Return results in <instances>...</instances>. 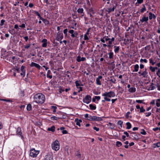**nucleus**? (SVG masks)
<instances>
[{
	"mask_svg": "<svg viewBox=\"0 0 160 160\" xmlns=\"http://www.w3.org/2000/svg\"><path fill=\"white\" fill-rule=\"evenodd\" d=\"M34 101L37 103H43L45 100V97L41 93H38L35 94L34 98Z\"/></svg>",
	"mask_w": 160,
	"mask_h": 160,
	"instance_id": "f257e3e1",
	"label": "nucleus"
},
{
	"mask_svg": "<svg viewBox=\"0 0 160 160\" xmlns=\"http://www.w3.org/2000/svg\"><path fill=\"white\" fill-rule=\"evenodd\" d=\"M115 93L113 92H105L102 95V96L104 97V100H102V102H104L105 101L109 102L111 101V99L108 98V97L109 98L114 97L115 96Z\"/></svg>",
	"mask_w": 160,
	"mask_h": 160,
	"instance_id": "f03ea898",
	"label": "nucleus"
},
{
	"mask_svg": "<svg viewBox=\"0 0 160 160\" xmlns=\"http://www.w3.org/2000/svg\"><path fill=\"white\" fill-rule=\"evenodd\" d=\"M52 148L53 150L56 151L59 149V144L58 140H56L52 144Z\"/></svg>",
	"mask_w": 160,
	"mask_h": 160,
	"instance_id": "7ed1b4c3",
	"label": "nucleus"
},
{
	"mask_svg": "<svg viewBox=\"0 0 160 160\" xmlns=\"http://www.w3.org/2000/svg\"><path fill=\"white\" fill-rule=\"evenodd\" d=\"M39 151L36 150L34 149H32L30 150V156L33 158H36L38 155L39 153Z\"/></svg>",
	"mask_w": 160,
	"mask_h": 160,
	"instance_id": "20e7f679",
	"label": "nucleus"
},
{
	"mask_svg": "<svg viewBox=\"0 0 160 160\" xmlns=\"http://www.w3.org/2000/svg\"><path fill=\"white\" fill-rule=\"evenodd\" d=\"M116 5H114L113 4H110L109 7L106 10V11L108 13L114 11L116 8Z\"/></svg>",
	"mask_w": 160,
	"mask_h": 160,
	"instance_id": "39448f33",
	"label": "nucleus"
},
{
	"mask_svg": "<svg viewBox=\"0 0 160 160\" xmlns=\"http://www.w3.org/2000/svg\"><path fill=\"white\" fill-rule=\"evenodd\" d=\"M91 100V97L89 95H87L83 99L84 102L88 104L90 102Z\"/></svg>",
	"mask_w": 160,
	"mask_h": 160,
	"instance_id": "423d86ee",
	"label": "nucleus"
},
{
	"mask_svg": "<svg viewBox=\"0 0 160 160\" xmlns=\"http://www.w3.org/2000/svg\"><path fill=\"white\" fill-rule=\"evenodd\" d=\"M69 32L71 34V36L72 38L77 37L78 35L77 32L76 31L74 32L73 30H70Z\"/></svg>",
	"mask_w": 160,
	"mask_h": 160,
	"instance_id": "0eeeda50",
	"label": "nucleus"
},
{
	"mask_svg": "<svg viewBox=\"0 0 160 160\" xmlns=\"http://www.w3.org/2000/svg\"><path fill=\"white\" fill-rule=\"evenodd\" d=\"M30 66L31 67H35L39 69L41 68V66L39 65L34 62H32L30 65Z\"/></svg>",
	"mask_w": 160,
	"mask_h": 160,
	"instance_id": "6e6552de",
	"label": "nucleus"
},
{
	"mask_svg": "<svg viewBox=\"0 0 160 160\" xmlns=\"http://www.w3.org/2000/svg\"><path fill=\"white\" fill-rule=\"evenodd\" d=\"M53 157L52 154H48L45 156V160H53Z\"/></svg>",
	"mask_w": 160,
	"mask_h": 160,
	"instance_id": "1a4fd4ad",
	"label": "nucleus"
},
{
	"mask_svg": "<svg viewBox=\"0 0 160 160\" xmlns=\"http://www.w3.org/2000/svg\"><path fill=\"white\" fill-rule=\"evenodd\" d=\"M21 69L22 72L20 74L23 77L25 75V67L23 66H22Z\"/></svg>",
	"mask_w": 160,
	"mask_h": 160,
	"instance_id": "9d476101",
	"label": "nucleus"
},
{
	"mask_svg": "<svg viewBox=\"0 0 160 160\" xmlns=\"http://www.w3.org/2000/svg\"><path fill=\"white\" fill-rule=\"evenodd\" d=\"M17 134L18 135H19L21 136L22 138H23V137L22 136V133L21 132V128L20 127H18L17 128Z\"/></svg>",
	"mask_w": 160,
	"mask_h": 160,
	"instance_id": "9b49d317",
	"label": "nucleus"
},
{
	"mask_svg": "<svg viewBox=\"0 0 160 160\" xmlns=\"http://www.w3.org/2000/svg\"><path fill=\"white\" fill-rule=\"evenodd\" d=\"M102 77L101 76H99L96 78V83L97 85H101V83L100 81V79H102Z\"/></svg>",
	"mask_w": 160,
	"mask_h": 160,
	"instance_id": "f8f14e48",
	"label": "nucleus"
},
{
	"mask_svg": "<svg viewBox=\"0 0 160 160\" xmlns=\"http://www.w3.org/2000/svg\"><path fill=\"white\" fill-rule=\"evenodd\" d=\"M86 60V58L85 57L81 58L79 56H78L77 58V61L78 62H80L81 61H84Z\"/></svg>",
	"mask_w": 160,
	"mask_h": 160,
	"instance_id": "ddd939ff",
	"label": "nucleus"
},
{
	"mask_svg": "<svg viewBox=\"0 0 160 160\" xmlns=\"http://www.w3.org/2000/svg\"><path fill=\"white\" fill-rule=\"evenodd\" d=\"M148 74V72L147 71V69L145 68L144 69V71L143 72L141 73V75H140V76H142L144 78H146L147 75Z\"/></svg>",
	"mask_w": 160,
	"mask_h": 160,
	"instance_id": "4468645a",
	"label": "nucleus"
},
{
	"mask_svg": "<svg viewBox=\"0 0 160 160\" xmlns=\"http://www.w3.org/2000/svg\"><path fill=\"white\" fill-rule=\"evenodd\" d=\"M148 17L150 20L152 19H155L156 18V16L155 15L151 12H150L149 13Z\"/></svg>",
	"mask_w": 160,
	"mask_h": 160,
	"instance_id": "2eb2a0df",
	"label": "nucleus"
},
{
	"mask_svg": "<svg viewBox=\"0 0 160 160\" xmlns=\"http://www.w3.org/2000/svg\"><path fill=\"white\" fill-rule=\"evenodd\" d=\"M102 120V118L101 117H98L96 116H93V121H101Z\"/></svg>",
	"mask_w": 160,
	"mask_h": 160,
	"instance_id": "dca6fc26",
	"label": "nucleus"
},
{
	"mask_svg": "<svg viewBox=\"0 0 160 160\" xmlns=\"http://www.w3.org/2000/svg\"><path fill=\"white\" fill-rule=\"evenodd\" d=\"M109 38H108V37H104L103 38H101L100 39V41H101L102 42H105L106 41H107L109 40Z\"/></svg>",
	"mask_w": 160,
	"mask_h": 160,
	"instance_id": "f3484780",
	"label": "nucleus"
},
{
	"mask_svg": "<svg viewBox=\"0 0 160 160\" xmlns=\"http://www.w3.org/2000/svg\"><path fill=\"white\" fill-rule=\"evenodd\" d=\"M63 38V36L62 34L59 33L57 34V40L58 41H59V40L62 39Z\"/></svg>",
	"mask_w": 160,
	"mask_h": 160,
	"instance_id": "a211bd4d",
	"label": "nucleus"
},
{
	"mask_svg": "<svg viewBox=\"0 0 160 160\" xmlns=\"http://www.w3.org/2000/svg\"><path fill=\"white\" fill-rule=\"evenodd\" d=\"M47 40L46 39H44L42 41V42L43 43L42 46L43 47H46L47 46Z\"/></svg>",
	"mask_w": 160,
	"mask_h": 160,
	"instance_id": "6ab92c4d",
	"label": "nucleus"
},
{
	"mask_svg": "<svg viewBox=\"0 0 160 160\" xmlns=\"http://www.w3.org/2000/svg\"><path fill=\"white\" fill-rule=\"evenodd\" d=\"M75 122H76V125L79 126H80V122H82V120H78V119H76L75 120Z\"/></svg>",
	"mask_w": 160,
	"mask_h": 160,
	"instance_id": "aec40b11",
	"label": "nucleus"
},
{
	"mask_svg": "<svg viewBox=\"0 0 160 160\" xmlns=\"http://www.w3.org/2000/svg\"><path fill=\"white\" fill-rule=\"evenodd\" d=\"M139 65L138 64H136L134 66V70H133V72H138L139 69Z\"/></svg>",
	"mask_w": 160,
	"mask_h": 160,
	"instance_id": "412c9836",
	"label": "nucleus"
},
{
	"mask_svg": "<svg viewBox=\"0 0 160 160\" xmlns=\"http://www.w3.org/2000/svg\"><path fill=\"white\" fill-rule=\"evenodd\" d=\"M55 127L54 126H53L50 128H48V131H51L52 132H54L55 131Z\"/></svg>",
	"mask_w": 160,
	"mask_h": 160,
	"instance_id": "4be33fe9",
	"label": "nucleus"
},
{
	"mask_svg": "<svg viewBox=\"0 0 160 160\" xmlns=\"http://www.w3.org/2000/svg\"><path fill=\"white\" fill-rule=\"evenodd\" d=\"M128 91L130 92H134L136 91V88L134 87L130 88L129 89Z\"/></svg>",
	"mask_w": 160,
	"mask_h": 160,
	"instance_id": "5701e85b",
	"label": "nucleus"
},
{
	"mask_svg": "<svg viewBox=\"0 0 160 160\" xmlns=\"http://www.w3.org/2000/svg\"><path fill=\"white\" fill-rule=\"evenodd\" d=\"M114 48H115L114 50V52L116 53L118 52L119 50V47H117L116 46H114Z\"/></svg>",
	"mask_w": 160,
	"mask_h": 160,
	"instance_id": "b1692460",
	"label": "nucleus"
},
{
	"mask_svg": "<svg viewBox=\"0 0 160 160\" xmlns=\"http://www.w3.org/2000/svg\"><path fill=\"white\" fill-rule=\"evenodd\" d=\"M108 125L109 126V128L111 129H113L115 127V125L110 122L108 123Z\"/></svg>",
	"mask_w": 160,
	"mask_h": 160,
	"instance_id": "393cba45",
	"label": "nucleus"
},
{
	"mask_svg": "<svg viewBox=\"0 0 160 160\" xmlns=\"http://www.w3.org/2000/svg\"><path fill=\"white\" fill-rule=\"evenodd\" d=\"M156 104L157 106L158 107H160V103H159L160 102V98L156 99Z\"/></svg>",
	"mask_w": 160,
	"mask_h": 160,
	"instance_id": "a878e982",
	"label": "nucleus"
},
{
	"mask_svg": "<svg viewBox=\"0 0 160 160\" xmlns=\"http://www.w3.org/2000/svg\"><path fill=\"white\" fill-rule=\"evenodd\" d=\"M89 107L91 110H94L96 109V107L95 106L90 104L89 105Z\"/></svg>",
	"mask_w": 160,
	"mask_h": 160,
	"instance_id": "bb28decb",
	"label": "nucleus"
},
{
	"mask_svg": "<svg viewBox=\"0 0 160 160\" xmlns=\"http://www.w3.org/2000/svg\"><path fill=\"white\" fill-rule=\"evenodd\" d=\"M108 55L109 56V58L111 59L113 58V53L112 52H111L108 53Z\"/></svg>",
	"mask_w": 160,
	"mask_h": 160,
	"instance_id": "cd10ccee",
	"label": "nucleus"
},
{
	"mask_svg": "<svg viewBox=\"0 0 160 160\" xmlns=\"http://www.w3.org/2000/svg\"><path fill=\"white\" fill-rule=\"evenodd\" d=\"M51 72L50 70H48V71L47 73V77L48 78H50V79H51L52 78V75H49V74L51 73Z\"/></svg>",
	"mask_w": 160,
	"mask_h": 160,
	"instance_id": "c85d7f7f",
	"label": "nucleus"
},
{
	"mask_svg": "<svg viewBox=\"0 0 160 160\" xmlns=\"http://www.w3.org/2000/svg\"><path fill=\"white\" fill-rule=\"evenodd\" d=\"M76 156L77 157V158H80L81 157V154H80L79 151H77L76 153Z\"/></svg>",
	"mask_w": 160,
	"mask_h": 160,
	"instance_id": "c756f323",
	"label": "nucleus"
},
{
	"mask_svg": "<svg viewBox=\"0 0 160 160\" xmlns=\"http://www.w3.org/2000/svg\"><path fill=\"white\" fill-rule=\"evenodd\" d=\"M126 124L127 126L126 127V128L127 129H128L131 128L132 126L131 123L129 122H127Z\"/></svg>",
	"mask_w": 160,
	"mask_h": 160,
	"instance_id": "7c9ffc66",
	"label": "nucleus"
},
{
	"mask_svg": "<svg viewBox=\"0 0 160 160\" xmlns=\"http://www.w3.org/2000/svg\"><path fill=\"white\" fill-rule=\"evenodd\" d=\"M131 133L132 134H133V135H132V137H134V138L135 139H138V136L137 135H136L134 132H131Z\"/></svg>",
	"mask_w": 160,
	"mask_h": 160,
	"instance_id": "2f4dec72",
	"label": "nucleus"
},
{
	"mask_svg": "<svg viewBox=\"0 0 160 160\" xmlns=\"http://www.w3.org/2000/svg\"><path fill=\"white\" fill-rule=\"evenodd\" d=\"M115 38H112L111 39L109 38V40H108V44H111L113 41L114 40Z\"/></svg>",
	"mask_w": 160,
	"mask_h": 160,
	"instance_id": "473e14b6",
	"label": "nucleus"
},
{
	"mask_svg": "<svg viewBox=\"0 0 160 160\" xmlns=\"http://www.w3.org/2000/svg\"><path fill=\"white\" fill-rule=\"evenodd\" d=\"M142 5L143 6V8L141 9L140 11L142 13L143 12H144L146 11V8L145 7V5L144 4H143Z\"/></svg>",
	"mask_w": 160,
	"mask_h": 160,
	"instance_id": "72a5a7b5",
	"label": "nucleus"
},
{
	"mask_svg": "<svg viewBox=\"0 0 160 160\" xmlns=\"http://www.w3.org/2000/svg\"><path fill=\"white\" fill-rule=\"evenodd\" d=\"M77 11L78 13H82L83 11V9L82 8H79L78 9Z\"/></svg>",
	"mask_w": 160,
	"mask_h": 160,
	"instance_id": "f704fd0d",
	"label": "nucleus"
},
{
	"mask_svg": "<svg viewBox=\"0 0 160 160\" xmlns=\"http://www.w3.org/2000/svg\"><path fill=\"white\" fill-rule=\"evenodd\" d=\"M27 110L28 111H30L32 109V106L30 104H29L28 105L27 107Z\"/></svg>",
	"mask_w": 160,
	"mask_h": 160,
	"instance_id": "c9c22d12",
	"label": "nucleus"
},
{
	"mask_svg": "<svg viewBox=\"0 0 160 160\" xmlns=\"http://www.w3.org/2000/svg\"><path fill=\"white\" fill-rule=\"evenodd\" d=\"M149 62L152 64V65H154L155 63V62H154L152 58H150L149 59Z\"/></svg>",
	"mask_w": 160,
	"mask_h": 160,
	"instance_id": "e433bc0d",
	"label": "nucleus"
},
{
	"mask_svg": "<svg viewBox=\"0 0 160 160\" xmlns=\"http://www.w3.org/2000/svg\"><path fill=\"white\" fill-rule=\"evenodd\" d=\"M116 145L117 146L119 147L122 145V143L119 141H117L116 142Z\"/></svg>",
	"mask_w": 160,
	"mask_h": 160,
	"instance_id": "4c0bfd02",
	"label": "nucleus"
},
{
	"mask_svg": "<svg viewBox=\"0 0 160 160\" xmlns=\"http://www.w3.org/2000/svg\"><path fill=\"white\" fill-rule=\"evenodd\" d=\"M52 120H58V119H60L59 117H57L56 116H53L51 117Z\"/></svg>",
	"mask_w": 160,
	"mask_h": 160,
	"instance_id": "58836bf2",
	"label": "nucleus"
},
{
	"mask_svg": "<svg viewBox=\"0 0 160 160\" xmlns=\"http://www.w3.org/2000/svg\"><path fill=\"white\" fill-rule=\"evenodd\" d=\"M123 124V122L122 121L119 120L118 122V124L121 127H122V125Z\"/></svg>",
	"mask_w": 160,
	"mask_h": 160,
	"instance_id": "ea45409f",
	"label": "nucleus"
},
{
	"mask_svg": "<svg viewBox=\"0 0 160 160\" xmlns=\"http://www.w3.org/2000/svg\"><path fill=\"white\" fill-rule=\"evenodd\" d=\"M52 109H53V112H55L56 111V109L57 108V107L56 106H52L51 107Z\"/></svg>",
	"mask_w": 160,
	"mask_h": 160,
	"instance_id": "a19ab883",
	"label": "nucleus"
},
{
	"mask_svg": "<svg viewBox=\"0 0 160 160\" xmlns=\"http://www.w3.org/2000/svg\"><path fill=\"white\" fill-rule=\"evenodd\" d=\"M35 14L36 15L38 16V18H39L40 19H41L42 18L41 17L40 15L38 12H35Z\"/></svg>",
	"mask_w": 160,
	"mask_h": 160,
	"instance_id": "79ce46f5",
	"label": "nucleus"
},
{
	"mask_svg": "<svg viewBox=\"0 0 160 160\" xmlns=\"http://www.w3.org/2000/svg\"><path fill=\"white\" fill-rule=\"evenodd\" d=\"M149 69L152 72H154L155 71L154 68L152 66L149 67Z\"/></svg>",
	"mask_w": 160,
	"mask_h": 160,
	"instance_id": "37998d69",
	"label": "nucleus"
},
{
	"mask_svg": "<svg viewBox=\"0 0 160 160\" xmlns=\"http://www.w3.org/2000/svg\"><path fill=\"white\" fill-rule=\"evenodd\" d=\"M140 133L143 135H145L146 134V132L143 129H142Z\"/></svg>",
	"mask_w": 160,
	"mask_h": 160,
	"instance_id": "c03bdc74",
	"label": "nucleus"
},
{
	"mask_svg": "<svg viewBox=\"0 0 160 160\" xmlns=\"http://www.w3.org/2000/svg\"><path fill=\"white\" fill-rule=\"evenodd\" d=\"M75 83L76 84V85L77 88H78V87L80 86L81 85L79 83V82L77 80L75 82Z\"/></svg>",
	"mask_w": 160,
	"mask_h": 160,
	"instance_id": "a18cd8bd",
	"label": "nucleus"
},
{
	"mask_svg": "<svg viewBox=\"0 0 160 160\" xmlns=\"http://www.w3.org/2000/svg\"><path fill=\"white\" fill-rule=\"evenodd\" d=\"M109 81L110 82H112L113 83H115L116 82V79L115 78L113 79H111L109 80Z\"/></svg>",
	"mask_w": 160,
	"mask_h": 160,
	"instance_id": "49530a36",
	"label": "nucleus"
},
{
	"mask_svg": "<svg viewBox=\"0 0 160 160\" xmlns=\"http://www.w3.org/2000/svg\"><path fill=\"white\" fill-rule=\"evenodd\" d=\"M93 116H89L88 120H89L93 121Z\"/></svg>",
	"mask_w": 160,
	"mask_h": 160,
	"instance_id": "de8ad7c7",
	"label": "nucleus"
},
{
	"mask_svg": "<svg viewBox=\"0 0 160 160\" xmlns=\"http://www.w3.org/2000/svg\"><path fill=\"white\" fill-rule=\"evenodd\" d=\"M143 100H136V102L137 103H144L143 102Z\"/></svg>",
	"mask_w": 160,
	"mask_h": 160,
	"instance_id": "09e8293b",
	"label": "nucleus"
},
{
	"mask_svg": "<svg viewBox=\"0 0 160 160\" xmlns=\"http://www.w3.org/2000/svg\"><path fill=\"white\" fill-rule=\"evenodd\" d=\"M140 112H144L145 111V109L143 108V107H141L140 108Z\"/></svg>",
	"mask_w": 160,
	"mask_h": 160,
	"instance_id": "8fccbe9b",
	"label": "nucleus"
},
{
	"mask_svg": "<svg viewBox=\"0 0 160 160\" xmlns=\"http://www.w3.org/2000/svg\"><path fill=\"white\" fill-rule=\"evenodd\" d=\"M150 48H151V47H150V46L149 45V46H147L146 47H145V49L147 50H149Z\"/></svg>",
	"mask_w": 160,
	"mask_h": 160,
	"instance_id": "3c124183",
	"label": "nucleus"
},
{
	"mask_svg": "<svg viewBox=\"0 0 160 160\" xmlns=\"http://www.w3.org/2000/svg\"><path fill=\"white\" fill-rule=\"evenodd\" d=\"M67 31H68L67 29H65L63 31V33L65 36H67Z\"/></svg>",
	"mask_w": 160,
	"mask_h": 160,
	"instance_id": "603ef678",
	"label": "nucleus"
},
{
	"mask_svg": "<svg viewBox=\"0 0 160 160\" xmlns=\"http://www.w3.org/2000/svg\"><path fill=\"white\" fill-rule=\"evenodd\" d=\"M140 62L143 61L145 63H147V59H141L140 60Z\"/></svg>",
	"mask_w": 160,
	"mask_h": 160,
	"instance_id": "864d4df0",
	"label": "nucleus"
},
{
	"mask_svg": "<svg viewBox=\"0 0 160 160\" xmlns=\"http://www.w3.org/2000/svg\"><path fill=\"white\" fill-rule=\"evenodd\" d=\"M103 46L104 47H108V48H110L111 46L110 44H109V45H106V44H103Z\"/></svg>",
	"mask_w": 160,
	"mask_h": 160,
	"instance_id": "5fc2aeb1",
	"label": "nucleus"
},
{
	"mask_svg": "<svg viewBox=\"0 0 160 160\" xmlns=\"http://www.w3.org/2000/svg\"><path fill=\"white\" fill-rule=\"evenodd\" d=\"M153 83H152L151 85H150V88L151 90H153L155 88L154 86H153Z\"/></svg>",
	"mask_w": 160,
	"mask_h": 160,
	"instance_id": "6e6d98bb",
	"label": "nucleus"
},
{
	"mask_svg": "<svg viewBox=\"0 0 160 160\" xmlns=\"http://www.w3.org/2000/svg\"><path fill=\"white\" fill-rule=\"evenodd\" d=\"M30 45H31L30 44H27L26 45L24 46V48L26 49H28L30 47Z\"/></svg>",
	"mask_w": 160,
	"mask_h": 160,
	"instance_id": "4d7b16f0",
	"label": "nucleus"
},
{
	"mask_svg": "<svg viewBox=\"0 0 160 160\" xmlns=\"http://www.w3.org/2000/svg\"><path fill=\"white\" fill-rule=\"evenodd\" d=\"M88 35H86L85 34L84 35V39L85 40H88L89 39V38H88Z\"/></svg>",
	"mask_w": 160,
	"mask_h": 160,
	"instance_id": "13d9d810",
	"label": "nucleus"
},
{
	"mask_svg": "<svg viewBox=\"0 0 160 160\" xmlns=\"http://www.w3.org/2000/svg\"><path fill=\"white\" fill-rule=\"evenodd\" d=\"M44 2H46L47 4L46 5V6H47L48 5L50 4L49 3L48 0H43Z\"/></svg>",
	"mask_w": 160,
	"mask_h": 160,
	"instance_id": "bf43d9fd",
	"label": "nucleus"
},
{
	"mask_svg": "<svg viewBox=\"0 0 160 160\" xmlns=\"http://www.w3.org/2000/svg\"><path fill=\"white\" fill-rule=\"evenodd\" d=\"M137 2L139 4H141L143 2V0H137Z\"/></svg>",
	"mask_w": 160,
	"mask_h": 160,
	"instance_id": "052dcab7",
	"label": "nucleus"
},
{
	"mask_svg": "<svg viewBox=\"0 0 160 160\" xmlns=\"http://www.w3.org/2000/svg\"><path fill=\"white\" fill-rule=\"evenodd\" d=\"M155 146H157L158 147H160V142H158L154 144Z\"/></svg>",
	"mask_w": 160,
	"mask_h": 160,
	"instance_id": "680f3d73",
	"label": "nucleus"
},
{
	"mask_svg": "<svg viewBox=\"0 0 160 160\" xmlns=\"http://www.w3.org/2000/svg\"><path fill=\"white\" fill-rule=\"evenodd\" d=\"M151 114V112H147L145 113L146 116V117H148L150 116Z\"/></svg>",
	"mask_w": 160,
	"mask_h": 160,
	"instance_id": "e2e57ef3",
	"label": "nucleus"
},
{
	"mask_svg": "<svg viewBox=\"0 0 160 160\" xmlns=\"http://www.w3.org/2000/svg\"><path fill=\"white\" fill-rule=\"evenodd\" d=\"M157 74L159 77H160V70L159 69H158V70L157 73Z\"/></svg>",
	"mask_w": 160,
	"mask_h": 160,
	"instance_id": "0e129e2a",
	"label": "nucleus"
},
{
	"mask_svg": "<svg viewBox=\"0 0 160 160\" xmlns=\"http://www.w3.org/2000/svg\"><path fill=\"white\" fill-rule=\"evenodd\" d=\"M93 129L94 130H95L97 131H99V128H97V127H93Z\"/></svg>",
	"mask_w": 160,
	"mask_h": 160,
	"instance_id": "69168bd1",
	"label": "nucleus"
},
{
	"mask_svg": "<svg viewBox=\"0 0 160 160\" xmlns=\"http://www.w3.org/2000/svg\"><path fill=\"white\" fill-rule=\"evenodd\" d=\"M14 28L17 29L18 31V30L19 28H18V26L17 24H16L14 26Z\"/></svg>",
	"mask_w": 160,
	"mask_h": 160,
	"instance_id": "338daca9",
	"label": "nucleus"
},
{
	"mask_svg": "<svg viewBox=\"0 0 160 160\" xmlns=\"http://www.w3.org/2000/svg\"><path fill=\"white\" fill-rule=\"evenodd\" d=\"M95 98L98 101H99L100 99V97L99 96H95Z\"/></svg>",
	"mask_w": 160,
	"mask_h": 160,
	"instance_id": "774afa93",
	"label": "nucleus"
}]
</instances>
